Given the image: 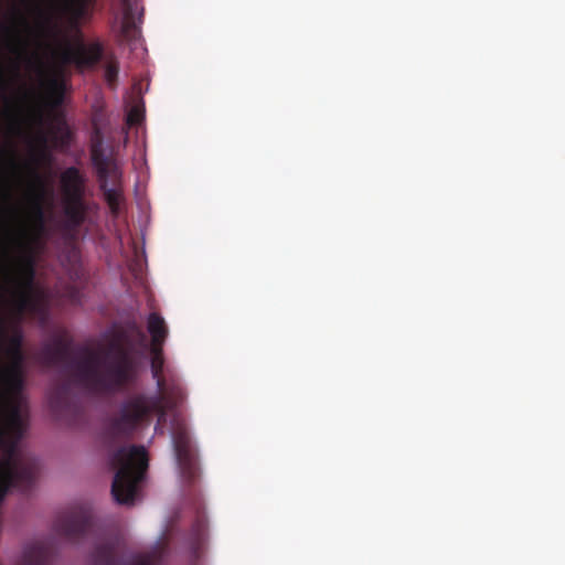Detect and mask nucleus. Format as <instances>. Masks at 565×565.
Segmentation results:
<instances>
[{
	"instance_id": "1",
	"label": "nucleus",
	"mask_w": 565,
	"mask_h": 565,
	"mask_svg": "<svg viewBox=\"0 0 565 565\" xmlns=\"http://www.w3.org/2000/svg\"><path fill=\"white\" fill-rule=\"evenodd\" d=\"M146 335L136 322L118 331L107 353L84 348L81 359H71L72 339L66 333L53 337L42 345L38 360L44 366L65 365L76 385L94 395H113L135 381L136 345H143Z\"/></svg>"
},
{
	"instance_id": "2",
	"label": "nucleus",
	"mask_w": 565,
	"mask_h": 565,
	"mask_svg": "<svg viewBox=\"0 0 565 565\" xmlns=\"http://www.w3.org/2000/svg\"><path fill=\"white\" fill-rule=\"evenodd\" d=\"M184 398L179 380L164 379V386L154 395L138 393L124 401L117 415L110 417L104 428L105 441L113 446L132 436L139 424L151 414L158 415V422H164L168 411L175 408Z\"/></svg>"
},
{
	"instance_id": "3",
	"label": "nucleus",
	"mask_w": 565,
	"mask_h": 565,
	"mask_svg": "<svg viewBox=\"0 0 565 565\" xmlns=\"http://www.w3.org/2000/svg\"><path fill=\"white\" fill-rule=\"evenodd\" d=\"M46 46L58 63L50 73L44 74L41 85L46 105L57 108L64 102L66 89L64 67L70 64H74L78 68L95 66L103 58L104 46L98 41L90 44L79 42L75 47L66 46L62 50H53L50 44Z\"/></svg>"
},
{
	"instance_id": "4",
	"label": "nucleus",
	"mask_w": 565,
	"mask_h": 565,
	"mask_svg": "<svg viewBox=\"0 0 565 565\" xmlns=\"http://www.w3.org/2000/svg\"><path fill=\"white\" fill-rule=\"evenodd\" d=\"M148 452L143 446H121L113 451L110 463L116 468V473L111 483V494L117 503H135L148 469Z\"/></svg>"
},
{
	"instance_id": "5",
	"label": "nucleus",
	"mask_w": 565,
	"mask_h": 565,
	"mask_svg": "<svg viewBox=\"0 0 565 565\" xmlns=\"http://www.w3.org/2000/svg\"><path fill=\"white\" fill-rule=\"evenodd\" d=\"M171 436L181 481L190 489L200 479L198 455L185 422L177 416L172 420Z\"/></svg>"
},
{
	"instance_id": "6",
	"label": "nucleus",
	"mask_w": 565,
	"mask_h": 565,
	"mask_svg": "<svg viewBox=\"0 0 565 565\" xmlns=\"http://www.w3.org/2000/svg\"><path fill=\"white\" fill-rule=\"evenodd\" d=\"M93 526V516L85 507H73L62 512L54 522L55 533L70 542L83 537Z\"/></svg>"
},
{
	"instance_id": "7",
	"label": "nucleus",
	"mask_w": 565,
	"mask_h": 565,
	"mask_svg": "<svg viewBox=\"0 0 565 565\" xmlns=\"http://www.w3.org/2000/svg\"><path fill=\"white\" fill-rule=\"evenodd\" d=\"M161 555L158 552L141 554L129 561L117 559L115 548L110 544H100L95 547L93 553L94 565H158Z\"/></svg>"
},
{
	"instance_id": "8",
	"label": "nucleus",
	"mask_w": 565,
	"mask_h": 565,
	"mask_svg": "<svg viewBox=\"0 0 565 565\" xmlns=\"http://www.w3.org/2000/svg\"><path fill=\"white\" fill-rule=\"evenodd\" d=\"M49 405L54 416L60 419H73L79 414V405L71 395L67 384H60L50 392Z\"/></svg>"
},
{
	"instance_id": "9",
	"label": "nucleus",
	"mask_w": 565,
	"mask_h": 565,
	"mask_svg": "<svg viewBox=\"0 0 565 565\" xmlns=\"http://www.w3.org/2000/svg\"><path fill=\"white\" fill-rule=\"evenodd\" d=\"M192 505L195 515L189 534V544L193 556L199 557L207 540V519L199 497L194 495Z\"/></svg>"
},
{
	"instance_id": "10",
	"label": "nucleus",
	"mask_w": 565,
	"mask_h": 565,
	"mask_svg": "<svg viewBox=\"0 0 565 565\" xmlns=\"http://www.w3.org/2000/svg\"><path fill=\"white\" fill-rule=\"evenodd\" d=\"M85 180L76 167L65 169L61 174L64 201L84 199Z\"/></svg>"
},
{
	"instance_id": "11",
	"label": "nucleus",
	"mask_w": 565,
	"mask_h": 565,
	"mask_svg": "<svg viewBox=\"0 0 565 565\" xmlns=\"http://www.w3.org/2000/svg\"><path fill=\"white\" fill-rule=\"evenodd\" d=\"M92 162L97 171L98 180L108 179L116 174V168L113 167L109 157L105 153L102 146L99 129L95 130V140L90 149Z\"/></svg>"
},
{
	"instance_id": "12",
	"label": "nucleus",
	"mask_w": 565,
	"mask_h": 565,
	"mask_svg": "<svg viewBox=\"0 0 565 565\" xmlns=\"http://www.w3.org/2000/svg\"><path fill=\"white\" fill-rule=\"evenodd\" d=\"M89 204L84 199L78 201H64V214L66 217V228L70 232H77L86 222Z\"/></svg>"
},
{
	"instance_id": "13",
	"label": "nucleus",
	"mask_w": 565,
	"mask_h": 565,
	"mask_svg": "<svg viewBox=\"0 0 565 565\" xmlns=\"http://www.w3.org/2000/svg\"><path fill=\"white\" fill-rule=\"evenodd\" d=\"M52 548L47 542L36 541L24 547L19 565H49Z\"/></svg>"
},
{
	"instance_id": "14",
	"label": "nucleus",
	"mask_w": 565,
	"mask_h": 565,
	"mask_svg": "<svg viewBox=\"0 0 565 565\" xmlns=\"http://www.w3.org/2000/svg\"><path fill=\"white\" fill-rule=\"evenodd\" d=\"M7 164L14 170L19 168L15 151L13 149L0 148V213L4 211V203L10 199V191L4 170Z\"/></svg>"
},
{
	"instance_id": "15",
	"label": "nucleus",
	"mask_w": 565,
	"mask_h": 565,
	"mask_svg": "<svg viewBox=\"0 0 565 565\" xmlns=\"http://www.w3.org/2000/svg\"><path fill=\"white\" fill-rule=\"evenodd\" d=\"M148 331L151 335V347H163L168 335V328L160 315L156 312L149 315Z\"/></svg>"
},
{
	"instance_id": "16",
	"label": "nucleus",
	"mask_w": 565,
	"mask_h": 565,
	"mask_svg": "<svg viewBox=\"0 0 565 565\" xmlns=\"http://www.w3.org/2000/svg\"><path fill=\"white\" fill-rule=\"evenodd\" d=\"M36 10V25L35 33L42 40H50L56 35V25L52 21L49 12L43 10L40 6L35 7Z\"/></svg>"
},
{
	"instance_id": "17",
	"label": "nucleus",
	"mask_w": 565,
	"mask_h": 565,
	"mask_svg": "<svg viewBox=\"0 0 565 565\" xmlns=\"http://www.w3.org/2000/svg\"><path fill=\"white\" fill-rule=\"evenodd\" d=\"M99 186L103 192L104 199L110 209L111 214L114 216H117L119 214L120 205L124 200L121 191L116 188H109L107 179H100Z\"/></svg>"
},
{
	"instance_id": "18",
	"label": "nucleus",
	"mask_w": 565,
	"mask_h": 565,
	"mask_svg": "<svg viewBox=\"0 0 565 565\" xmlns=\"http://www.w3.org/2000/svg\"><path fill=\"white\" fill-rule=\"evenodd\" d=\"M163 347H151V373L152 377L157 382V387L162 388L164 386V376H163V367H164V359H163Z\"/></svg>"
},
{
	"instance_id": "19",
	"label": "nucleus",
	"mask_w": 565,
	"mask_h": 565,
	"mask_svg": "<svg viewBox=\"0 0 565 565\" xmlns=\"http://www.w3.org/2000/svg\"><path fill=\"white\" fill-rule=\"evenodd\" d=\"M47 135L40 131L35 137V143L32 146L31 157L33 163L49 162L51 154L47 150Z\"/></svg>"
},
{
	"instance_id": "20",
	"label": "nucleus",
	"mask_w": 565,
	"mask_h": 565,
	"mask_svg": "<svg viewBox=\"0 0 565 565\" xmlns=\"http://www.w3.org/2000/svg\"><path fill=\"white\" fill-rule=\"evenodd\" d=\"M124 18L121 22V33L126 39L132 36L136 32V23L134 19L132 4L130 0H122Z\"/></svg>"
},
{
	"instance_id": "21",
	"label": "nucleus",
	"mask_w": 565,
	"mask_h": 565,
	"mask_svg": "<svg viewBox=\"0 0 565 565\" xmlns=\"http://www.w3.org/2000/svg\"><path fill=\"white\" fill-rule=\"evenodd\" d=\"M119 73V66L116 61H110L105 66V79L109 86H115Z\"/></svg>"
},
{
	"instance_id": "22",
	"label": "nucleus",
	"mask_w": 565,
	"mask_h": 565,
	"mask_svg": "<svg viewBox=\"0 0 565 565\" xmlns=\"http://www.w3.org/2000/svg\"><path fill=\"white\" fill-rule=\"evenodd\" d=\"M143 120V109L139 106L131 107L126 115L127 126H137Z\"/></svg>"
},
{
	"instance_id": "23",
	"label": "nucleus",
	"mask_w": 565,
	"mask_h": 565,
	"mask_svg": "<svg viewBox=\"0 0 565 565\" xmlns=\"http://www.w3.org/2000/svg\"><path fill=\"white\" fill-rule=\"evenodd\" d=\"M51 134L55 137L57 135L68 137L70 132L63 117L55 116L51 125Z\"/></svg>"
},
{
	"instance_id": "24",
	"label": "nucleus",
	"mask_w": 565,
	"mask_h": 565,
	"mask_svg": "<svg viewBox=\"0 0 565 565\" xmlns=\"http://www.w3.org/2000/svg\"><path fill=\"white\" fill-rule=\"evenodd\" d=\"M7 115L10 119L9 131L13 135L20 134L22 131V127H21V120H20V117L18 116V114L12 111L10 108L7 111Z\"/></svg>"
},
{
	"instance_id": "25",
	"label": "nucleus",
	"mask_w": 565,
	"mask_h": 565,
	"mask_svg": "<svg viewBox=\"0 0 565 565\" xmlns=\"http://www.w3.org/2000/svg\"><path fill=\"white\" fill-rule=\"evenodd\" d=\"M66 297L72 305H81L82 303V292H81V290H78L75 287H70L66 290Z\"/></svg>"
},
{
	"instance_id": "26",
	"label": "nucleus",
	"mask_w": 565,
	"mask_h": 565,
	"mask_svg": "<svg viewBox=\"0 0 565 565\" xmlns=\"http://www.w3.org/2000/svg\"><path fill=\"white\" fill-rule=\"evenodd\" d=\"M19 21H20L24 26L29 28L28 21L25 20V18H24V17L20 15Z\"/></svg>"
},
{
	"instance_id": "27",
	"label": "nucleus",
	"mask_w": 565,
	"mask_h": 565,
	"mask_svg": "<svg viewBox=\"0 0 565 565\" xmlns=\"http://www.w3.org/2000/svg\"><path fill=\"white\" fill-rule=\"evenodd\" d=\"M35 115H36V119H38V121L41 124V122H42V120H43L42 113H41V111H38Z\"/></svg>"
},
{
	"instance_id": "28",
	"label": "nucleus",
	"mask_w": 565,
	"mask_h": 565,
	"mask_svg": "<svg viewBox=\"0 0 565 565\" xmlns=\"http://www.w3.org/2000/svg\"><path fill=\"white\" fill-rule=\"evenodd\" d=\"M6 102H7V104H8V105H10V104H11V102H10V99H9V98H6Z\"/></svg>"
},
{
	"instance_id": "29",
	"label": "nucleus",
	"mask_w": 565,
	"mask_h": 565,
	"mask_svg": "<svg viewBox=\"0 0 565 565\" xmlns=\"http://www.w3.org/2000/svg\"><path fill=\"white\" fill-rule=\"evenodd\" d=\"M81 1L83 2L82 4L84 6L87 0H81Z\"/></svg>"
}]
</instances>
